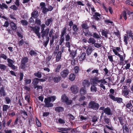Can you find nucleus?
I'll return each instance as SVG.
<instances>
[{
  "mask_svg": "<svg viewBox=\"0 0 133 133\" xmlns=\"http://www.w3.org/2000/svg\"><path fill=\"white\" fill-rule=\"evenodd\" d=\"M80 93L81 95H84L87 93V91L85 87H83L81 89Z\"/></svg>",
  "mask_w": 133,
  "mask_h": 133,
  "instance_id": "nucleus-24",
  "label": "nucleus"
},
{
  "mask_svg": "<svg viewBox=\"0 0 133 133\" xmlns=\"http://www.w3.org/2000/svg\"><path fill=\"white\" fill-rule=\"evenodd\" d=\"M7 57L4 54L1 53L0 55V58H2L5 60L7 59Z\"/></svg>",
  "mask_w": 133,
  "mask_h": 133,
  "instance_id": "nucleus-57",
  "label": "nucleus"
},
{
  "mask_svg": "<svg viewBox=\"0 0 133 133\" xmlns=\"http://www.w3.org/2000/svg\"><path fill=\"white\" fill-rule=\"evenodd\" d=\"M69 73L68 70L67 69H66L61 72L60 75L62 78H65L67 76Z\"/></svg>",
  "mask_w": 133,
  "mask_h": 133,
  "instance_id": "nucleus-12",
  "label": "nucleus"
},
{
  "mask_svg": "<svg viewBox=\"0 0 133 133\" xmlns=\"http://www.w3.org/2000/svg\"><path fill=\"white\" fill-rule=\"evenodd\" d=\"M77 6V5H81L82 6H84V4L80 1H78L77 2H74V3Z\"/></svg>",
  "mask_w": 133,
  "mask_h": 133,
  "instance_id": "nucleus-55",
  "label": "nucleus"
},
{
  "mask_svg": "<svg viewBox=\"0 0 133 133\" xmlns=\"http://www.w3.org/2000/svg\"><path fill=\"white\" fill-rule=\"evenodd\" d=\"M29 53L31 56H36L37 55L36 53L34 50H30Z\"/></svg>",
  "mask_w": 133,
  "mask_h": 133,
  "instance_id": "nucleus-50",
  "label": "nucleus"
},
{
  "mask_svg": "<svg viewBox=\"0 0 133 133\" xmlns=\"http://www.w3.org/2000/svg\"><path fill=\"white\" fill-rule=\"evenodd\" d=\"M70 89L72 92L74 94H76L77 93L78 91V88L77 86L74 85L71 86Z\"/></svg>",
  "mask_w": 133,
  "mask_h": 133,
  "instance_id": "nucleus-13",
  "label": "nucleus"
},
{
  "mask_svg": "<svg viewBox=\"0 0 133 133\" xmlns=\"http://www.w3.org/2000/svg\"><path fill=\"white\" fill-rule=\"evenodd\" d=\"M35 23L38 25H40L41 24V21L38 18H36Z\"/></svg>",
  "mask_w": 133,
  "mask_h": 133,
  "instance_id": "nucleus-53",
  "label": "nucleus"
},
{
  "mask_svg": "<svg viewBox=\"0 0 133 133\" xmlns=\"http://www.w3.org/2000/svg\"><path fill=\"white\" fill-rule=\"evenodd\" d=\"M72 29L74 31V32L73 33V35H75L76 34V32H77V31L78 30V28L77 25L76 24H74L72 26Z\"/></svg>",
  "mask_w": 133,
  "mask_h": 133,
  "instance_id": "nucleus-26",
  "label": "nucleus"
},
{
  "mask_svg": "<svg viewBox=\"0 0 133 133\" xmlns=\"http://www.w3.org/2000/svg\"><path fill=\"white\" fill-rule=\"evenodd\" d=\"M129 90H127L125 91H122V93L124 96H127L129 94Z\"/></svg>",
  "mask_w": 133,
  "mask_h": 133,
  "instance_id": "nucleus-62",
  "label": "nucleus"
},
{
  "mask_svg": "<svg viewBox=\"0 0 133 133\" xmlns=\"http://www.w3.org/2000/svg\"><path fill=\"white\" fill-rule=\"evenodd\" d=\"M108 96L111 100L114 101H116L118 103H121L122 102L123 99L121 98L115 97L114 95H109Z\"/></svg>",
  "mask_w": 133,
  "mask_h": 133,
  "instance_id": "nucleus-7",
  "label": "nucleus"
},
{
  "mask_svg": "<svg viewBox=\"0 0 133 133\" xmlns=\"http://www.w3.org/2000/svg\"><path fill=\"white\" fill-rule=\"evenodd\" d=\"M0 69L5 70L6 69V66L4 64H0Z\"/></svg>",
  "mask_w": 133,
  "mask_h": 133,
  "instance_id": "nucleus-56",
  "label": "nucleus"
},
{
  "mask_svg": "<svg viewBox=\"0 0 133 133\" xmlns=\"http://www.w3.org/2000/svg\"><path fill=\"white\" fill-rule=\"evenodd\" d=\"M39 78H35L33 80L32 84L34 85H37L39 83Z\"/></svg>",
  "mask_w": 133,
  "mask_h": 133,
  "instance_id": "nucleus-39",
  "label": "nucleus"
},
{
  "mask_svg": "<svg viewBox=\"0 0 133 133\" xmlns=\"http://www.w3.org/2000/svg\"><path fill=\"white\" fill-rule=\"evenodd\" d=\"M95 42L96 41L94 38L92 37L90 38L88 41V42L89 43H91L92 44H94Z\"/></svg>",
  "mask_w": 133,
  "mask_h": 133,
  "instance_id": "nucleus-40",
  "label": "nucleus"
},
{
  "mask_svg": "<svg viewBox=\"0 0 133 133\" xmlns=\"http://www.w3.org/2000/svg\"><path fill=\"white\" fill-rule=\"evenodd\" d=\"M6 93L4 90V87L3 86L0 88V96L4 97L6 95Z\"/></svg>",
  "mask_w": 133,
  "mask_h": 133,
  "instance_id": "nucleus-14",
  "label": "nucleus"
},
{
  "mask_svg": "<svg viewBox=\"0 0 133 133\" xmlns=\"http://www.w3.org/2000/svg\"><path fill=\"white\" fill-rule=\"evenodd\" d=\"M51 101V98L50 97H48L47 98H45L44 100V102L45 104V107H46L47 108L52 107L53 106V104L50 103Z\"/></svg>",
  "mask_w": 133,
  "mask_h": 133,
  "instance_id": "nucleus-9",
  "label": "nucleus"
},
{
  "mask_svg": "<svg viewBox=\"0 0 133 133\" xmlns=\"http://www.w3.org/2000/svg\"><path fill=\"white\" fill-rule=\"evenodd\" d=\"M61 98L62 102L65 103L67 105H70L72 103V100L69 99L68 98L66 95L65 94L62 95Z\"/></svg>",
  "mask_w": 133,
  "mask_h": 133,
  "instance_id": "nucleus-3",
  "label": "nucleus"
},
{
  "mask_svg": "<svg viewBox=\"0 0 133 133\" xmlns=\"http://www.w3.org/2000/svg\"><path fill=\"white\" fill-rule=\"evenodd\" d=\"M93 37L95 38L98 39L100 38L99 35L96 32H95L93 34Z\"/></svg>",
  "mask_w": 133,
  "mask_h": 133,
  "instance_id": "nucleus-61",
  "label": "nucleus"
},
{
  "mask_svg": "<svg viewBox=\"0 0 133 133\" xmlns=\"http://www.w3.org/2000/svg\"><path fill=\"white\" fill-rule=\"evenodd\" d=\"M48 8L45 7L42 9V12L44 14H46L47 12L49 11Z\"/></svg>",
  "mask_w": 133,
  "mask_h": 133,
  "instance_id": "nucleus-47",
  "label": "nucleus"
},
{
  "mask_svg": "<svg viewBox=\"0 0 133 133\" xmlns=\"http://www.w3.org/2000/svg\"><path fill=\"white\" fill-rule=\"evenodd\" d=\"M5 100L7 104H9L11 103V100L9 97H5Z\"/></svg>",
  "mask_w": 133,
  "mask_h": 133,
  "instance_id": "nucleus-54",
  "label": "nucleus"
},
{
  "mask_svg": "<svg viewBox=\"0 0 133 133\" xmlns=\"http://www.w3.org/2000/svg\"><path fill=\"white\" fill-rule=\"evenodd\" d=\"M84 34L85 36L87 37L91 36L93 35L92 32L89 31L88 30L86 32H84Z\"/></svg>",
  "mask_w": 133,
  "mask_h": 133,
  "instance_id": "nucleus-35",
  "label": "nucleus"
},
{
  "mask_svg": "<svg viewBox=\"0 0 133 133\" xmlns=\"http://www.w3.org/2000/svg\"><path fill=\"white\" fill-rule=\"evenodd\" d=\"M30 28H31V30L33 31L34 32L35 34L38 36L39 38H41L40 34L39 32V28L37 27V28H36L35 26L32 27L30 26Z\"/></svg>",
  "mask_w": 133,
  "mask_h": 133,
  "instance_id": "nucleus-10",
  "label": "nucleus"
},
{
  "mask_svg": "<svg viewBox=\"0 0 133 133\" xmlns=\"http://www.w3.org/2000/svg\"><path fill=\"white\" fill-rule=\"evenodd\" d=\"M122 127L123 129V133H129V129L128 125L127 124H125L123 125Z\"/></svg>",
  "mask_w": 133,
  "mask_h": 133,
  "instance_id": "nucleus-19",
  "label": "nucleus"
},
{
  "mask_svg": "<svg viewBox=\"0 0 133 133\" xmlns=\"http://www.w3.org/2000/svg\"><path fill=\"white\" fill-rule=\"evenodd\" d=\"M28 58L27 57H22L21 61V64L20 65L21 68L24 69L26 67V64L28 62Z\"/></svg>",
  "mask_w": 133,
  "mask_h": 133,
  "instance_id": "nucleus-5",
  "label": "nucleus"
},
{
  "mask_svg": "<svg viewBox=\"0 0 133 133\" xmlns=\"http://www.w3.org/2000/svg\"><path fill=\"white\" fill-rule=\"evenodd\" d=\"M92 80V83L93 84H96V85L97 83H106V81L105 79H101L100 77H98L97 76H95Z\"/></svg>",
  "mask_w": 133,
  "mask_h": 133,
  "instance_id": "nucleus-1",
  "label": "nucleus"
},
{
  "mask_svg": "<svg viewBox=\"0 0 133 133\" xmlns=\"http://www.w3.org/2000/svg\"><path fill=\"white\" fill-rule=\"evenodd\" d=\"M86 53L85 52L82 53L79 58V59L80 61H82L86 58Z\"/></svg>",
  "mask_w": 133,
  "mask_h": 133,
  "instance_id": "nucleus-25",
  "label": "nucleus"
},
{
  "mask_svg": "<svg viewBox=\"0 0 133 133\" xmlns=\"http://www.w3.org/2000/svg\"><path fill=\"white\" fill-rule=\"evenodd\" d=\"M20 22L23 26H26L28 24V22L26 20L22 19L20 21Z\"/></svg>",
  "mask_w": 133,
  "mask_h": 133,
  "instance_id": "nucleus-43",
  "label": "nucleus"
},
{
  "mask_svg": "<svg viewBox=\"0 0 133 133\" xmlns=\"http://www.w3.org/2000/svg\"><path fill=\"white\" fill-rule=\"evenodd\" d=\"M60 39L59 40V44L61 45H62V43L64 42L65 40L64 36L60 35Z\"/></svg>",
  "mask_w": 133,
  "mask_h": 133,
  "instance_id": "nucleus-34",
  "label": "nucleus"
},
{
  "mask_svg": "<svg viewBox=\"0 0 133 133\" xmlns=\"http://www.w3.org/2000/svg\"><path fill=\"white\" fill-rule=\"evenodd\" d=\"M34 88L35 89H37V90L38 91L40 89H42V87L41 85H34Z\"/></svg>",
  "mask_w": 133,
  "mask_h": 133,
  "instance_id": "nucleus-46",
  "label": "nucleus"
},
{
  "mask_svg": "<svg viewBox=\"0 0 133 133\" xmlns=\"http://www.w3.org/2000/svg\"><path fill=\"white\" fill-rule=\"evenodd\" d=\"M49 31V28H47L45 30L41 31V33L42 34L41 35L42 37L44 38L45 36H48Z\"/></svg>",
  "mask_w": 133,
  "mask_h": 133,
  "instance_id": "nucleus-11",
  "label": "nucleus"
},
{
  "mask_svg": "<svg viewBox=\"0 0 133 133\" xmlns=\"http://www.w3.org/2000/svg\"><path fill=\"white\" fill-rule=\"evenodd\" d=\"M122 16L124 17V19L125 20H126L127 18V13L124 10L123 11L122 13Z\"/></svg>",
  "mask_w": 133,
  "mask_h": 133,
  "instance_id": "nucleus-51",
  "label": "nucleus"
},
{
  "mask_svg": "<svg viewBox=\"0 0 133 133\" xmlns=\"http://www.w3.org/2000/svg\"><path fill=\"white\" fill-rule=\"evenodd\" d=\"M93 50L92 49V48L91 46H90V47H89L87 50V53L88 56L90 55L92 51Z\"/></svg>",
  "mask_w": 133,
  "mask_h": 133,
  "instance_id": "nucleus-38",
  "label": "nucleus"
},
{
  "mask_svg": "<svg viewBox=\"0 0 133 133\" xmlns=\"http://www.w3.org/2000/svg\"><path fill=\"white\" fill-rule=\"evenodd\" d=\"M10 25L12 30L14 31L17 29L16 25L14 22H11L10 23Z\"/></svg>",
  "mask_w": 133,
  "mask_h": 133,
  "instance_id": "nucleus-17",
  "label": "nucleus"
},
{
  "mask_svg": "<svg viewBox=\"0 0 133 133\" xmlns=\"http://www.w3.org/2000/svg\"><path fill=\"white\" fill-rule=\"evenodd\" d=\"M24 43V41H23V39H21L18 42V45L19 46H21Z\"/></svg>",
  "mask_w": 133,
  "mask_h": 133,
  "instance_id": "nucleus-60",
  "label": "nucleus"
},
{
  "mask_svg": "<svg viewBox=\"0 0 133 133\" xmlns=\"http://www.w3.org/2000/svg\"><path fill=\"white\" fill-rule=\"evenodd\" d=\"M75 75L74 74H70L69 77V80L72 81H73L75 80Z\"/></svg>",
  "mask_w": 133,
  "mask_h": 133,
  "instance_id": "nucleus-28",
  "label": "nucleus"
},
{
  "mask_svg": "<svg viewBox=\"0 0 133 133\" xmlns=\"http://www.w3.org/2000/svg\"><path fill=\"white\" fill-rule=\"evenodd\" d=\"M38 11L37 10L33 11L31 14V16L35 18H37L38 16Z\"/></svg>",
  "mask_w": 133,
  "mask_h": 133,
  "instance_id": "nucleus-20",
  "label": "nucleus"
},
{
  "mask_svg": "<svg viewBox=\"0 0 133 133\" xmlns=\"http://www.w3.org/2000/svg\"><path fill=\"white\" fill-rule=\"evenodd\" d=\"M76 52L74 50H72L70 52L71 57L72 59H74L76 56Z\"/></svg>",
  "mask_w": 133,
  "mask_h": 133,
  "instance_id": "nucleus-36",
  "label": "nucleus"
},
{
  "mask_svg": "<svg viewBox=\"0 0 133 133\" xmlns=\"http://www.w3.org/2000/svg\"><path fill=\"white\" fill-rule=\"evenodd\" d=\"M66 30L67 28L65 26L63 28L61 31V34L60 35L64 36V35L65 36L66 35Z\"/></svg>",
  "mask_w": 133,
  "mask_h": 133,
  "instance_id": "nucleus-23",
  "label": "nucleus"
},
{
  "mask_svg": "<svg viewBox=\"0 0 133 133\" xmlns=\"http://www.w3.org/2000/svg\"><path fill=\"white\" fill-rule=\"evenodd\" d=\"M65 40L66 41H70V40L71 39L70 38V35L69 34H68L65 35Z\"/></svg>",
  "mask_w": 133,
  "mask_h": 133,
  "instance_id": "nucleus-49",
  "label": "nucleus"
},
{
  "mask_svg": "<svg viewBox=\"0 0 133 133\" xmlns=\"http://www.w3.org/2000/svg\"><path fill=\"white\" fill-rule=\"evenodd\" d=\"M10 8L12 9H13L14 10H16L17 9V8L16 6L15 5H12Z\"/></svg>",
  "mask_w": 133,
  "mask_h": 133,
  "instance_id": "nucleus-63",
  "label": "nucleus"
},
{
  "mask_svg": "<svg viewBox=\"0 0 133 133\" xmlns=\"http://www.w3.org/2000/svg\"><path fill=\"white\" fill-rule=\"evenodd\" d=\"M79 70V67L78 66H76L74 68V70L75 73L77 74Z\"/></svg>",
  "mask_w": 133,
  "mask_h": 133,
  "instance_id": "nucleus-59",
  "label": "nucleus"
},
{
  "mask_svg": "<svg viewBox=\"0 0 133 133\" xmlns=\"http://www.w3.org/2000/svg\"><path fill=\"white\" fill-rule=\"evenodd\" d=\"M34 76L37 77L38 78H40L42 76V73L40 71H38L35 73L34 74Z\"/></svg>",
  "mask_w": 133,
  "mask_h": 133,
  "instance_id": "nucleus-31",
  "label": "nucleus"
},
{
  "mask_svg": "<svg viewBox=\"0 0 133 133\" xmlns=\"http://www.w3.org/2000/svg\"><path fill=\"white\" fill-rule=\"evenodd\" d=\"M93 17H91L92 19H93L95 21H98L102 19L101 14L98 12H95L94 13H92Z\"/></svg>",
  "mask_w": 133,
  "mask_h": 133,
  "instance_id": "nucleus-8",
  "label": "nucleus"
},
{
  "mask_svg": "<svg viewBox=\"0 0 133 133\" xmlns=\"http://www.w3.org/2000/svg\"><path fill=\"white\" fill-rule=\"evenodd\" d=\"M82 28L83 29H86L89 28L88 25L86 23H84L81 25Z\"/></svg>",
  "mask_w": 133,
  "mask_h": 133,
  "instance_id": "nucleus-48",
  "label": "nucleus"
},
{
  "mask_svg": "<svg viewBox=\"0 0 133 133\" xmlns=\"http://www.w3.org/2000/svg\"><path fill=\"white\" fill-rule=\"evenodd\" d=\"M128 38V36L124 35V41L125 43V45H127L128 42H127V39Z\"/></svg>",
  "mask_w": 133,
  "mask_h": 133,
  "instance_id": "nucleus-52",
  "label": "nucleus"
},
{
  "mask_svg": "<svg viewBox=\"0 0 133 133\" xmlns=\"http://www.w3.org/2000/svg\"><path fill=\"white\" fill-rule=\"evenodd\" d=\"M19 81H22L23 79L24 76V74L23 72H20L19 73Z\"/></svg>",
  "mask_w": 133,
  "mask_h": 133,
  "instance_id": "nucleus-58",
  "label": "nucleus"
},
{
  "mask_svg": "<svg viewBox=\"0 0 133 133\" xmlns=\"http://www.w3.org/2000/svg\"><path fill=\"white\" fill-rule=\"evenodd\" d=\"M95 84H93L92 85L90 88L91 91L92 92H96L97 91V88L95 86Z\"/></svg>",
  "mask_w": 133,
  "mask_h": 133,
  "instance_id": "nucleus-33",
  "label": "nucleus"
},
{
  "mask_svg": "<svg viewBox=\"0 0 133 133\" xmlns=\"http://www.w3.org/2000/svg\"><path fill=\"white\" fill-rule=\"evenodd\" d=\"M103 121L107 124H109V119L108 118L107 116L106 115H105L103 116Z\"/></svg>",
  "mask_w": 133,
  "mask_h": 133,
  "instance_id": "nucleus-42",
  "label": "nucleus"
},
{
  "mask_svg": "<svg viewBox=\"0 0 133 133\" xmlns=\"http://www.w3.org/2000/svg\"><path fill=\"white\" fill-rule=\"evenodd\" d=\"M63 52V51H59L58 52L56 57V62H58L61 59V55Z\"/></svg>",
  "mask_w": 133,
  "mask_h": 133,
  "instance_id": "nucleus-21",
  "label": "nucleus"
},
{
  "mask_svg": "<svg viewBox=\"0 0 133 133\" xmlns=\"http://www.w3.org/2000/svg\"><path fill=\"white\" fill-rule=\"evenodd\" d=\"M99 110H104V112H105V114L108 115H112V114L111 110L109 107H107L105 108L103 106L99 108Z\"/></svg>",
  "mask_w": 133,
  "mask_h": 133,
  "instance_id": "nucleus-6",
  "label": "nucleus"
},
{
  "mask_svg": "<svg viewBox=\"0 0 133 133\" xmlns=\"http://www.w3.org/2000/svg\"><path fill=\"white\" fill-rule=\"evenodd\" d=\"M51 74L54 83H58L61 80V77L59 74L53 72H52Z\"/></svg>",
  "mask_w": 133,
  "mask_h": 133,
  "instance_id": "nucleus-4",
  "label": "nucleus"
},
{
  "mask_svg": "<svg viewBox=\"0 0 133 133\" xmlns=\"http://www.w3.org/2000/svg\"><path fill=\"white\" fill-rule=\"evenodd\" d=\"M88 108L95 110H97L99 107V104L93 101H91L88 104Z\"/></svg>",
  "mask_w": 133,
  "mask_h": 133,
  "instance_id": "nucleus-2",
  "label": "nucleus"
},
{
  "mask_svg": "<svg viewBox=\"0 0 133 133\" xmlns=\"http://www.w3.org/2000/svg\"><path fill=\"white\" fill-rule=\"evenodd\" d=\"M109 31L107 30H102V35L103 36H105L106 38H108L107 34L109 33Z\"/></svg>",
  "mask_w": 133,
  "mask_h": 133,
  "instance_id": "nucleus-22",
  "label": "nucleus"
},
{
  "mask_svg": "<svg viewBox=\"0 0 133 133\" xmlns=\"http://www.w3.org/2000/svg\"><path fill=\"white\" fill-rule=\"evenodd\" d=\"M62 65L61 64H59L57 65L54 70V72L56 74H57L59 72L61 69L62 68Z\"/></svg>",
  "mask_w": 133,
  "mask_h": 133,
  "instance_id": "nucleus-16",
  "label": "nucleus"
},
{
  "mask_svg": "<svg viewBox=\"0 0 133 133\" xmlns=\"http://www.w3.org/2000/svg\"><path fill=\"white\" fill-rule=\"evenodd\" d=\"M92 121L93 123H95L97 120V117L95 116H94L92 118Z\"/></svg>",
  "mask_w": 133,
  "mask_h": 133,
  "instance_id": "nucleus-64",
  "label": "nucleus"
},
{
  "mask_svg": "<svg viewBox=\"0 0 133 133\" xmlns=\"http://www.w3.org/2000/svg\"><path fill=\"white\" fill-rule=\"evenodd\" d=\"M125 107L129 109H130V111L131 109L133 107V105L132 104L131 102L129 101L128 103H127L125 106Z\"/></svg>",
  "mask_w": 133,
  "mask_h": 133,
  "instance_id": "nucleus-29",
  "label": "nucleus"
},
{
  "mask_svg": "<svg viewBox=\"0 0 133 133\" xmlns=\"http://www.w3.org/2000/svg\"><path fill=\"white\" fill-rule=\"evenodd\" d=\"M83 85L85 87H89L90 85V83L89 82L88 80L87 79L84 80L82 82Z\"/></svg>",
  "mask_w": 133,
  "mask_h": 133,
  "instance_id": "nucleus-18",
  "label": "nucleus"
},
{
  "mask_svg": "<svg viewBox=\"0 0 133 133\" xmlns=\"http://www.w3.org/2000/svg\"><path fill=\"white\" fill-rule=\"evenodd\" d=\"M10 108V106L8 105L4 104L3 105V112H5L7 111V110Z\"/></svg>",
  "mask_w": 133,
  "mask_h": 133,
  "instance_id": "nucleus-32",
  "label": "nucleus"
},
{
  "mask_svg": "<svg viewBox=\"0 0 133 133\" xmlns=\"http://www.w3.org/2000/svg\"><path fill=\"white\" fill-rule=\"evenodd\" d=\"M8 7V6L4 3H2V4L0 3V8L3 10L4 9H7Z\"/></svg>",
  "mask_w": 133,
  "mask_h": 133,
  "instance_id": "nucleus-37",
  "label": "nucleus"
},
{
  "mask_svg": "<svg viewBox=\"0 0 133 133\" xmlns=\"http://www.w3.org/2000/svg\"><path fill=\"white\" fill-rule=\"evenodd\" d=\"M70 128H59L58 130L61 131H60L63 132L65 131H67L68 130H70Z\"/></svg>",
  "mask_w": 133,
  "mask_h": 133,
  "instance_id": "nucleus-44",
  "label": "nucleus"
},
{
  "mask_svg": "<svg viewBox=\"0 0 133 133\" xmlns=\"http://www.w3.org/2000/svg\"><path fill=\"white\" fill-rule=\"evenodd\" d=\"M64 110L63 108L62 107H57L55 109V111L57 112H62Z\"/></svg>",
  "mask_w": 133,
  "mask_h": 133,
  "instance_id": "nucleus-27",
  "label": "nucleus"
},
{
  "mask_svg": "<svg viewBox=\"0 0 133 133\" xmlns=\"http://www.w3.org/2000/svg\"><path fill=\"white\" fill-rule=\"evenodd\" d=\"M53 20L52 18L48 19L45 22V24L47 26H48L51 23H52Z\"/></svg>",
  "mask_w": 133,
  "mask_h": 133,
  "instance_id": "nucleus-30",
  "label": "nucleus"
},
{
  "mask_svg": "<svg viewBox=\"0 0 133 133\" xmlns=\"http://www.w3.org/2000/svg\"><path fill=\"white\" fill-rule=\"evenodd\" d=\"M118 119H119L120 124L122 125H123L124 124V121H123V117L122 116L117 117Z\"/></svg>",
  "mask_w": 133,
  "mask_h": 133,
  "instance_id": "nucleus-41",
  "label": "nucleus"
},
{
  "mask_svg": "<svg viewBox=\"0 0 133 133\" xmlns=\"http://www.w3.org/2000/svg\"><path fill=\"white\" fill-rule=\"evenodd\" d=\"M20 113L21 116L24 120H25L27 118L28 115L26 111L25 110H21Z\"/></svg>",
  "mask_w": 133,
  "mask_h": 133,
  "instance_id": "nucleus-15",
  "label": "nucleus"
},
{
  "mask_svg": "<svg viewBox=\"0 0 133 133\" xmlns=\"http://www.w3.org/2000/svg\"><path fill=\"white\" fill-rule=\"evenodd\" d=\"M36 123L37 127H40L41 126V123L37 117L36 118Z\"/></svg>",
  "mask_w": 133,
  "mask_h": 133,
  "instance_id": "nucleus-45",
  "label": "nucleus"
}]
</instances>
